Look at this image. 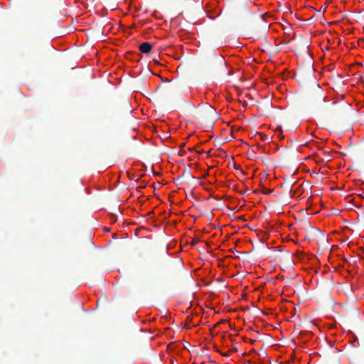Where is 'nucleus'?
<instances>
[{
  "instance_id": "obj_1",
  "label": "nucleus",
  "mask_w": 364,
  "mask_h": 364,
  "mask_svg": "<svg viewBox=\"0 0 364 364\" xmlns=\"http://www.w3.org/2000/svg\"><path fill=\"white\" fill-rule=\"evenodd\" d=\"M152 50V45L149 42H144L139 46V50L144 53L148 54Z\"/></svg>"
},
{
  "instance_id": "obj_2",
  "label": "nucleus",
  "mask_w": 364,
  "mask_h": 364,
  "mask_svg": "<svg viewBox=\"0 0 364 364\" xmlns=\"http://www.w3.org/2000/svg\"><path fill=\"white\" fill-rule=\"evenodd\" d=\"M247 156H248L249 159H251V160H256L258 158L256 154V152L254 149H250L247 151Z\"/></svg>"
},
{
  "instance_id": "obj_3",
  "label": "nucleus",
  "mask_w": 364,
  "mask_h": 364,
  "mask_svg": "<svg viewBox=\"0 0 364 364\" xmlns=\"http://www.w3.org/2000/svg\"><path fill=\"white\" fill-rule=\"evenodd\" d=\"M272 191H273V190H272V189H267V188H263V193L264 194H270V193H272Z\"/></svg>"
},
{
  "instance_id": "obj_4",
  "label": "nucleus",
  "mask_w": 364,
  "mask_h": 364,
  "mask_svg": "<svg viewBox=\"0 0 364 364\" xmlns=\"http://www.w3.org/2000/svg\"><path fill=\"white\" fill-rule=\"evenodd\" d=\"M194 117H196V118H203V116H202L200 113L198 112H196L194 114Z\"/></svg>"
},
{
  "instance_id": "obj_5",
  "label": "nucleus",
  "mask_w": 364,
  "mask_h": 364,
  "mask_svg": "<svg viewBox=\"0 0 364 364\" xmlns=\"http://www.w3.org/2000/svg\"><path fill=\"white\" fill-rule=\"evenodd\" d=\"M256 148L258 149H262V152H264V147L262 146L257 145Z\"/></svg>"
}]
</instances>
